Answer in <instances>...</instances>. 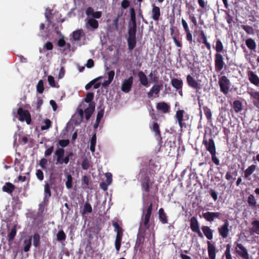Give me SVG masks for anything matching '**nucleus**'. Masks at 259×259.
I'll return each instance as SVG.
<instances>
[{
	"label": "nucleus",
	"instance_id": "nucleus-8",
	"mask_svg": "<svg viewBox=\"0 0 259 259\" xmlns=\"http://www.w3.org/2000/svg\"><path fill=\"white\" fill-rule=\"evenodd\" d=\"M186 79L187 84L190 88L196 90V91H198L202 89V85L200 83V81L196 80L191 75H187Z\"/></svg>",
	"mask_w": 259,
	"mask_h": 259
},
{
	"label": "nucleus",
	"instance_id": "nucleus-45",
	"mask_svg": "<svg viewBox=\"0 0 259 259\" xmlns=\"http://www.w3.org/2000/svg\"><path fill=\"white\" fill-rule=\"evenodd\" d=\"M231 245L228 244L226 245V248L224 252V255L226 259H233L232 255L231 253Z\"/></svg>",
	"mask_w": 259,
	"mask_h": 259
},
{
	"label": "nucleus",
	"instance_id": "nucleus-12",
	"mask_svg": "<svg viewBox=\"0 0 259 259\" xmlns=\"http://www.w3.org/2000/svg\"><path fill=\"white\" fill-rule=\"evenodd\" d=\"M202 144L204 145L206 150L208 151L210 154L216 152V147L214 141L212 138L207 139L205 136H204Z\"/></svg>",
	"mask_w": 259,
	"mask_h": 259
},
{
	"label": "nucleus",
	"instance_id": "nucleus-35",
	"mask_svg": "<svg viewBox=\"0 0 259 259\" xmlns=\"http://www.w3.org/2000/svg\"><path fill=\"white\" fill-rule=\"evenodd\" d=\"M44 201H48L49 198L51 196V192L50 185L46 183L44 188Z\"/></svg>",
	"mask_w": 259,
	"mask_h": 259
},
{
	"label": "nucleus",
	"instance_id": "nucleus-56",
	"mask_svg": "<svg viewBox=\"0 0 259 259\" xmlns=\"http://www.w3.org/2000/svg\"><path fill=\"white\" fill-rule=\"evenodd\" d=\"M93 99H94V93H88L86 95V97L84 98V101L87 103H90H90H92L91 101L93 100Z\"/></svg>",
	"mask_w": 259,
	"mask_h": 259
},
{
	"label": "nucleus",
	"instance_id": "nucleus-50",
	"mask_svg": "<svg viewBox=\"0 0 259 259\" xmlns=\"http://www.w3.org/2000/svg\"><path fill=\"white\" fill-rule=\"evenodd\" d=\"M130 15H131V20L132 22L133 25H137L136 24V13L134 8H131L130 9Z\"/></svg>",
	"mask_w": 259,
	"mask_h": 259
},
{
	"label": "nucleus",
	"instance_id": "nucleus-19",
	"mask_svg": "<svg viewBox=\"0 0 259 259\" xmlns=\"http://www.w3.org/2000/svg\"><path fill=\"white\" fill-rule=\"evenodd\" d=\"M145 241V235L144 234H138L135 246V249H139L142 251L144 248V244Z\"/></svg>",
	"mask_w": 259,
	"mask_h": 259
},
{
	"label": "nucleus",
	"instance_id": "nucleus-20",
	"mask_svg": "<svg viewBox=\"0 0 259 259\" xmlns=\"http://www.w3.org/2000/svg\"><path fill=\"white\" fill-rule=\"evenodd\" d=\"M247 76L251 83L256 87H259V77L253 71H247Z\"/></svg>",
	"mask_w": 259,
	"mask_h": 259
},
{
	"label": "nucleus",
	"instance_id": "nucleus-33",
	"mask_svg": "<svg viewBox=\"0 0 259 259\" xmlns=\"http://www.w3.org/2000/svg\"><path fill=\"white\" fill-rule=\"evenodd\" d=\"M127 41L128 50H133L136 46V37H128Z\"/></svg>",
	"mask_w": 259,
	"mask_h": 259
},
{
	"label": "nucleus",
	"instance_id": "nucleus-10",
	"mask_svg": "<svg viewBox=\"0 0 259 259\" xmlns=\"http://www.w3.org/2000/svg\"><path fill=\"white\" fill-rule=\"evenodd\" d=\"M225 65L223 55L221 53L214 54V67L216 72L221 71Z\"/></svg>",
	"mask_w": 259,
	"mask_h": 259
},
{
	"label": "nucleus",
	"instance_id": "nucleus-42",
	"mask_svg": "<svg viewBox=\"0 0 259 259\" xmlns=\"http://www.w3.org/2000/svg\"><path fill=\"white\" fill-rule=\"evenodd\" d=\"M204 113L208 120V121H211L212 119V113L211 110L207 106L203 107Z\"/></svg>",
	"mask_w": 259,
	"mask_h": 259
},
{
	"label": "nucleus",
	"instance_id": "nucleus-43",
	"mask_svg": "<svg viewBox=\"0 0 259 259\" xmlns=\"http://www.w3.org/2000/svg\"><path fill=\"white\" fill-rule=\"evenodd\" d=\"M92 211V207L89 202H85L83 210L81 211L82 214H85L88 213H91Z\"/></svg>",
	"mask_w": 259,
	"mask_h": 259
},
{
	"label": "nucleus",
	"instance_id": "nucleus-46",
	"mask_svg": "<svg viewBox=\"0 0 259 259\" xmlns=\"http://www.w3.org/2000/svg\"><path fill=\"white\" fill-rule=\"evenodd\" d=\"M56 236L58 241H64L66 238V235L63 230L59 231Z\"/></svg>",
	"mask_w": 259,
	"mask_h": 259
},
{
	"label": "nucleus",
	"instance_id": "nucleus-39",
	"mask_svg": "<svg viewBox=\"0 0 259 259\" xmlns=\"http://www.w3.org/2000/svg\"><path fill=\"white\" fill-rule=\"evenodd\" d=\"M32 238L31 237H29L28 239H26L24 241V252H28L31 246Z\"/></svg>",
	"mask_w": 259,
	"mask_h": 259
},
{
	"label": "nucleus",
	"instance_id": "nucleus-52",
	"mask_svg": "<svg viewBox=\"0 0 259 259\" xmlns=\"http://www.w3.org/2000/svg\"><path fill=\"white\" fill-rule=\"evenodd\" d=\"M152 131L155 133L156 136H160V131L159 124L157 122H154L152 126Z\"/></svg>",
	"mask_w": 259,
	"mask_h": 259
},
{
	"label": "nucleus",
	"instance_id": "nucleus-30",
	"mask_svg": "<svg viewBox=\"0 0 259 259\" xmlns=\"http://www.w3.org/2000/svg\"><path fill=\"white\" fill-rule=\"evenodd\" d=\"M15 186L10 182L6 183L5 185L3 187L2 190L9 194L12 193L15 190Z\"/></svg>",
	"mask_w": 259,
	"mask_h": 259
},
{
	"label": "nucleus",
	"instance_id": "nucleus-29",
	"mask_svg": "<svg viewBox=\"0 0 259 259\" xmlns=\"http://www.w3.org/2000/svg\"><path fill=\"white\" fill-rule=\"evenodd\" d=\"M84 35L85 33L81 29L74 31L72 33V38L75 41L80 40L81 38Z\"/></svg>",
	"mask_w": 259,
	"mask_h": 259
},
{
	"label": "nucleus",
	"instance_id": "nucleus-61",
	"mask_svg": "<svg viewBox=\"0 0 259 259\" xmlns=\"http://www.w3.org/2000/svg\"><path fill=\"white\" fill-rule=\"evenodd\" d=\"M198 3L202 9H207V2H205L204 0H198Z\"/></svg>",
	"mask_w": 259,
	"mask_h": 259
},
{
	"label": "nucleus",
	"instance_id": "nucleus-63",
	"mask_svg": "<svg viewBox=\"0 0 259 259\" xmlns=\"http://www.w3.org/2000/svg\"><path fill=\"white\" fill-rule=\"evenodd\" d=\"M106 183H107V184H108L109 185L111 184L112 183V175L111 173L110 172H107L106 174Z\"/></svg>",
	"mask_w": 259,
	"mask_h": 259
},
{
	"label": "nucleus",
	"instance_id": "nucleus-17",
	"mask_svg": "<svg viewBox=\"0 0 259 259\" xmlns=\"http://www.w3.org/2000/svg\"><path fill=\"white\" fill-rule=\"evenodd\" d=\"M163 88L162 83L161 82L159 84H154L150 91L147 93V96L148 98H150L153 97V95H155L157 97L158 96V94L160 91Z\"/></svg>",
	"mask_w": 259,
	"mask_h": 259
},
{
	"label": "nucleus",
	"instance_id": "nucleus-14",
	"mask_svg": "<svg viewBox=\"0 0 259 259\" xmlns=\"http://www.w3.org/2000/svg\"><path fill=\"white\" fill-rule=\"evenodd\" d=\"M229 222L226 220L223 225L218 228V232L220 236L223 239L227 238L229 234Z\"/></svg>",
	"mask_w": 259,
	"mask_h": 259
},
{
	"label": "nucleus",
	"instance_id": "nucleus-5",
	"mask_svg": "<svg viewBox=\"0 0 259 259\" xmlns=\"http://www.w3.org/2000/svg\"><path fill=\"white\" fill-rule=\"evenodd\" d=\"M219 85L220 91L224 95H227L230 91L231 82L226 76L223 75L219 78Z\"/></svg>",
	"mask_w": 259,
	"mask_h": 259
},
{
	"label": "nucleus",
	"instance_id": "nucleus-7",
	"mask_svg": "<svg viewBox=\"0 0 259 259\" xmlns=\"http://www.w3.org/2000/svg\"><path fill=\"white\" fill-rule=\"evenodd\" d=\"M235 244L236 245L235 247L236 253L242 259H249V254L248 250L243 244L237 241H236Z\"/></svg>",
	"mask_w": 259,
	"mask_h": 259
},
{
	"label": "nucleus",
	"instance_id": "nucleus-51",
	"mask_svg": "<svg viewBox=\"0 0 259 259\" xmlns=\"http://www.w3.org/2000/svg\"><path fill=\"white\" fill-rule=\"evenodd\" d=\"M37 92L39 94H42L44 91V81L42 80H39L36 85Z\"/></svg>",
	"mask_w": 259,
	"mask_h": 259
},
{
	"label": "nucleus",
	"instance_id": "nucleus-49",
	"mask_svg": "<svg viewBox=\"0 0 259 259\" xmlns=\"http://www.w3.org/2000/svg\"><path fill=\"white\" fill-rule=\"evenodd\" d=\"M67 181L66 182V187L67 189H70L72 187V177L70 174H68L66 177Z\"/></svg>",
	"mask_w": 259,
	"mask_h": 259
},
{
	"label": "nucleus",
	"instance_id": "nucleus-32",
	"mask_svg": "<svg viewBox=\"0 0 259 259\" xmlns=\"http://www.w3.org/2000/svg\"><path fill=\"white\" fill-rule=\"evenodd\" d=\"M88 25L94 29H97L99 27V23L97 20L94 18H90L86 23V27L89 29Z\"/></svg>",
	"mask_w": 259,
	"mask_h": 259
},
{
	"label": "nucleus",
	"instance_id": "nucleus-18",
	"mask_svg": "<svg viewBox=\"0 0 259 259\" xmlns=\"http://www.w3.org/2000/svg\"><path fill=\"white\" fill-rule=\"evenodd\" d=\"M221 213L219 212H206L202 213L204 219L209 222H212L214 219H220Z\"/></svg>",
	"mask_w": 259,
	"mask_h": 259
},
{
	"label": "nucleus",
	"instance_id": "nucleus-34",
	"mask_svg": "<svg viewBox=\"0 0 259 259\" xmlns=\"http://www.w3.org/2000/svg\"><path fill=\"white\" fill-rule=\"evenodd\" d=\"M247 201L249 206L252 208L256 207V199H255V196L253 195V194L249 195V196L247 197Z\"/></svg>",
	"mask_w": 259,
	"mask_h": 259
},
{
	"label": "nucleus",
	"instance_id": "nucleus-48",
	"mask_svg": "<svg viewBox=\"0 0 259 259\" xmlns=\"http://www.w3.org/2000/svg\"><path fill=\"white\" fill-rule=\"evenodd\" d=\"M40 236L37 233L34 234L33 236V243L35 247H37L39 245Z\"/></svg>",
	"mask_w": 259,
	"mask_h": 259
},
{
	"label": "nucleus",
	"instance_id": "nucleus-11",
	"mask_svg": "<svg viewBox=\"0 0 259 259\" xmlns=\"http://www.w3.org/2000/svg\"><path fill=\"white\" fill-rule=\"evenodd\" d=\"M190 226L191 230L197 234L200 238H203V235L200 231L198 221L195 217H192L190 220Z\"/></svg>",
	"mask_w": 259,
	"mask_h": 259
},
{
	"label": "nucleus",
	"instance_id": "nucleus-16",
	"mask_svg": "<svg viewBox=\"0 0 259 259\" xmlns=\"http://www.w3.org/2000/svg\"><path fill=\"white\" fill-rule=\"evenodd\" d=\"M247 93L252 100L253 105L259 108V91H255L253 89H251L247 91Z\"/></svg>",
	"mask_w": 259,
	"mask_h": 259
},
{
	"label": "nucleus",
	"instance_id": "nucleus-62",
	"mask_svg": "<svg viewBox=\"0 0 259 259\" xmlns=\"http://www.w3.org/2000/svg\"><path fill=\"white\" fill-rule=\"evenodd\" d=\"M189 15V18L191 21L194 24L195 26L197 25V20L195 17L194 16V14L192 13H188Z\"/></svg>",
	"mask_w": 259,
	"mask_h": 259
},
{
	"label": "nucleus",
	"instance_id": "nucleus-31",
	"mask_svg": "<svg viewBox=\"0 0 259 259\" xmlns=\"http://www.w3.org/2000/svg\"><path fill=\"white\" fill-rule=\"evenodd\" d=\"M200 36L201 38L202 39V43L205 45L207 49L208 50H210L211 45L210 43L208 41L207 36L203 30L200 31Z\"/></svg>",
	"mask_w": 259,
	"mask_h": 259
},
{
	"label": "nucleus",
	"instance_id": "nucleus-6",
	"mask_svg": "<svg viewBox=\"0 0 259 259\" xmlns=\"http://www.w3.org/2000/svg\"><path fill=\"white\" fill-rule=\"evenodd\" d=\"M176 118L181 129L183 127H187V124L185 121L189 120V117L188 114H187L184 110H178L176 112Z\"/></svg>",
	"mask_w": 259,
	"mask_h": 259
},
{
	"label": "nucleus",
	"instance_id": "nucleus-58",
	"mask_svg": "<svg viewBox=\"0 0 259 259\" xmlns=\"http://www.w3.org/2000/svg\"><path fill=\"white\" fill-rule=\"evenodd\" d=\"M90 165L88 159H84L81 164L82 168L84 170H87L90 167Z\"/></svg>",
	"mask_w": 259,
	"mask_h": 259
},
{
	"label": "nucleus",
	"instance_id": "nucleus-41",
	"mask_svg": "<svg viewBox=\"0 0 259 259\" xmlns=\"http://www.w3.org/2000/svg\"><path fill=\"white\" fill-rule=\"evenodd\" d=\"M17 233L16 226L14 225L11 229L10 232L8 234V239L9 242L12 241L15 238Z\"/></svg>",
	"mask_w": 259,
	"mask_h": 259
},
{
	"label": "nucleus",
	"instance_id": "nucleus-4",
	"mask_svg": "<svg viewBox=\"0 0 259 259\" xmlns=\"http://www.w3.org/2000/svg\"><path fill=\"white\" fill-rule=\"evenodd\" d=\"M95 103L89 104V107L84 109L83 111L82 109L78 107L77 108V113L80 116V122L83 120V114H85V118L86 120H88L95 110Z\"/></svg>",
	"mask_w": 259,
	"mask_h": 259
},
{
	"label": "nucleus",
	"instance_id": "nucleus-24",
	"mask_svg": "<svg viewBox=\"0 0 259 259\" xmlns=\"http://www.w3.org/2000/svg\"><path fill=\"white\" fill-rule=\"evenodd\" d=\"M152 6V18L154 21H158L161 15L160 8L155 4H153Z\"/></svg>",
	"mask_w": 259,
	"mask_h": 259
},
{
	"label": "nucleus",
	"instance_id": "nucleus-2",
	"mask_svg": "<svg viewBox=\"0 0 259 259\" xmlns=\"http://www.w3.org/2000/svg\"><path fill=\"white\" fill-rule=\"evenodd\" d=\"M153 204L150 203L147 208H143L141 216V226L143 224L145 229L148 230L150 227V219L152 214Z\"/></svg>",
	"mask_w": 259,
	"mask_h": 259
},
{
	"label": "nucleus",
	"instance_id": "nucleus-54",
	"mask_svg": "<svg viewBox=\"0 0 259 259\" xmlns=\"http://www.w3.org/2000/svg\"><path fill=\"white\" fill-rule=\"evenodd\" d=\"M216 153L217 152H213L210 154L211 156V159L212 162L216 165H219L220 164V160L219 158L216 156Z\"/></svg>",
	"mask_w": 259,
	"mask_h": 259
},
{
	"label": "nucleus",
	"instance_id": "nucleus-27",
	"mask_svg": "<svg viewBox=\"0 0 259 259\" xmlns=\"http://www.w3.org/2000/svg\"><path fill=\"white\" fill-rule=\"evenodd\" d=\"M158 215L159 221L163 224H166L168 223L167 217L166 214L165 213L163 208H160L158 211Z\"/></svg>",
	"mask_w": 259,
	"mask_h": 259
},
{
	"label": "nucleus",
	"instance_id": "nucleus-55",
	"mask_svg": "<svg viewBox=\"0 0 259 259\" xmlns=\"http://www.w3.org/2000/svg\"><path fill=\"white\" fill-rule=\"evenodd\" d=\"M44 123H45V125L41 126V130H46L48 128H49L51 125V121L49 119H46L44 120Z\"/></svg>",
	"mask_w": 259,
	"mask_h": 259
},
{
	"label": "nucleus",
	"instance_id": "nucleus-40",
	"mask_svg": "<svg viewBox=\"0 0 259 259\" xmlns=\"http://www.w3.org/2000/svg\"><path fill=\"white\" fill-rule=\"evenodd\" d=\"M233 107L236 113H238L242 110V103L239 100H235L233 102Z\"/></svg>",
	"mask_w": 259,
	"mask_h": 259
},
{
	"label": "nucleus",
	"instance_id": "nucleus-21",
	"mask_svg": "<svg viewBox=\"0 0 259 259\" xmlns=\"http://www.w3.org/2000/svg\"><path fill=\"white\" fill-rule=\"evenodd\" d=\"M256 168V166L254 164H252L249 166L244 171V178L245 179L250 181L251 180L250 176L253 173Z\"/></svg>",
	"mask_w": 259,
	"mask_h": 259
},
{
	"label": "nucleus",
	"instance_id": "nucleus-53",
	"mask_svg": "<svg viewBox=\"0 0 259 259\" xmlns=\"http://www.w3.org/2000/svg\"><path fill=\"white\" fill-rule=\"evenodd\" d=\"M241 27L247 34H252L253 33L252 27L249 25H243L241 26Z\"/></svg>",
	"mask_w": 259,
	"mask_h": 259
},
{
	"label": "nucleus",
	"instance_id": "nucleus-57",
	"mask_svg": "<svg viewBox=\"0 0 259 259\" xmlns=\"http://www.w3.org/2000/svg\"><path fill=\"white\" fill-rule=\"evenodd\" d=\"M48 80L49 83V85L53 88L56 87V82L53 76L51 75H49L48 77Z\"/></svg>",
	"mask_w": 259,
	"mask_h": 259
},
{
	"label": "nucleus",
	"instance_id": "nucleus-59",
	"mask_svg": "<svg viewBox=\"0 0 259 259\" xmlns=\"http://www.w3.org/2000/svg\"><path fill=\"white\" fill-rule=\"evenodd\" d=\"M36 175L37 177V178L39 181H42L44 179V173L40 169H37L36 172Z\"/></svg>",
	"mask_w": 259,
	"mask_h": 259
},
{
	"label": "nucleus",
	"instance_id": "nucleus-1",
	"mask_svg": "<svg viewBox=\"0 0 259 259\" xmlns=\"http://www.w3.org/2000/svg\"><path fill=\"white\" fill-rule=\"evenodd\" d=\"M155 164H149L143 165L140 169L139 173V182L141 184V190L143 192L142 197L144 200L145 198L148 197V194L150 189L152 188L153 184L154 183V177L156 172Z\"/></svg>",
	"mask_w": 259,
	"mask_h": 259
},
{
	"label": "nucleus",
	"instance_id": "nucleus-23",
	"mask_svg": "<svg viewBox=\"0 0 259 259\" xmlns=\"http://www.w3.org/2000/svg\"><path fill=\"white\" fill-rule=\"evenodd\" d=\"M65 150L63 148H58L55 152V155L57 156V163L62 164L64 163L63 162V156Z\"/></svg>",
	"mask_w": 259,
	"mask_h": 259
},
{
	"label": "nucleus",
	"instance_id": "nucleus-44",
	"mask_svg": "<svg viewBox=\"0 0 259 259\" xmlns=\"http://www.w3.org/2000/svg\"><path fill=\"white\" fill-rule=\"evenodd\" d=\"M97 137L96 135L95 134L93 135L90 141V150L94 152L95 151V147L96 144Z\"/></svg>",
	"mask_w": 259,
	"mask_h": 259
},
{
	"label": "nucleus",
	"instance_id": "nucleus-36",
	"mask_svg": "<svg viewBox=\"0 0 259 259\" xmlns=\"http://www.w3.org/2000/svg\"><path fill=\"white\" fill-rule=\"evenodd\" d=\"M216 53H221L224 52V46L222 41L220 39H217L216 45L214 48Z\"/></svg>",
	"mask_w": 259,
	"mask_h": 259
},
{
	"label": "nucleus",
	"instance_id": "nucleus-9",
	"mask_svg": "<svg viewBox=\"0 0 259 259\" xmlns=\"http://www.w3.org/2000/svg\"><path fill=\"white\" fill-rule=\"evenodd\" d=\"M17 114L19 116V120L20 121H26L27 124H30L31 122V115L28 110H23L20 107L18 109Z\"/></svg>",
	"mask_w": 259,
	"mask_h": 259
},
{
	"label": "nucleus",
	"instance_id": "nucleus-47",
	"mask_svg": "<svg viewBox=\"0 0 259 259\" xmlns=\"http://www.w3.org/2000/svg\"><path fill=\"white\" fill-rule=\"evenodd\" d=\"M137 32V25H133L132 27L129 28L128 31V37H136Z\"/></svg>",
	"mask_w": 259,
	"mask_h": 259
},
{
	"label": "nucleus",
	"instance_id": "nucleus-28",
	"mask_svg": "<svg viewBox=\"0 0 259 259\" xmlns=\"http://www.w3.org/2000/svg\"><path fill=\"white\" fill-rule=\"evenodd\" d=\"M138 76L139 78V80L140 83L142 85L145 87L148 86V78L145 75V74L142 71H140L138 72Z\"/></svg>",
	"mask_w": 259,
	"mask_h": 259
},
{
	"label": "nucleus",
	"instance_id": "nucleus-13",
	"mask_svg": "<svg viewBox=\"0 0 259 259\" xmlns=\"http://www.w3.org/2000/svg\"><path fill=\"white\" fill-rule=\"evenodd\" d=\"M133 80L134 77L131 76L123 81L121 87V90L123 92L128 93L131 91Z\"/></svg>",
	"mask_w": 259,
	"mask_h": 259
},
{
	"label": "nucleus",
	"instance_id": "nucleus-25",
	"mask_svg": "<svg viewBox=\"0 0 259 259\" xmlns=\"http://www.w3.org/2000/svg\"><path fill=\"white\" fill-rule=\"evenodd\" d=\"M171 84L177 90H182L183 82L181 79L174 78L171 79Z\"/></svg>",
	"mask_w": 259,
	"mask_h": 259
},
{
	"label": "nucleus",
	"instance_id": "nucleus-26",
	"mask_svg": "<svg viewBox=\"0 0 259 259\" xmlns=\"http://www.w3.org/2000/svg\"><path fill=\"white\" fill-rule=\"evenodd\" d=\"M156 109L164 113H166L169 111L170 106L166 103L162 102L156 104Z\"/></svg>",
	"mask_w": 259,
	"mask_h": 259
},
{
	"label": "nucleus",
	"instance_id": "nucleus-38",
	"mask_svg": "<svg viewBox=\"0 0 259 259\" xmlns=\"http://www.w3.org/2000/svg\"><path fill=\"white\" fill-rule=\"evenodd\" d=\"M245 44L247 48L251 50H254L256 48L255 42L251 38L247 39L245 41Z\"/></svg>",
	"mask_w": 259,
	"mask_h": 259
},
{
	"label": "nucleus",
	"instance_id": "nucleus-64",
	"mask_svg": "<svg viewBox=\"0 0 259 259\" xmlns=\"http://www.w3.org/2000/svg\"><path fill=\"white\" fill-rule=\"evenodd\" d=\"M104 114V110L103 109L100 110L98 112L96 120L100 121L101 119L103 118Z\"/></svg>",
	"mask_w": 259,
	"mask_h": 259
},
{
	"label": "nucleus",
	"instance_id": "nucleus-15",
	"mask_svg": "<svg viewBox=\"0 0 259 259\" xmlns=\"http://www.w3.org/2000/svg\"><path fill=\"white\" fill-rule=\"evenodd\" d=\"M207 245L209 258L205 257L203 259H215L217 250L214 243H211L210 241H207Z\"/></svg>",
	"mask_w": 259,
	"mask_h": 259
},
{
	"label": "nucleus",
	"instance_id": "nucleus-37",
	"mask_svg": "<svg viewBox=\"0 0 259 259\" xmlns=\"http://www.w3.org/2000/svg\"><path fill=\"white\" fill-rule=\"evenodd\" d=\"M252 228L251 232L257 235H259V220H254L251 222Z\"/></svg>",
	"mask_w": 259,
	"mask_h": 259
},
{
	"label": "nucleus",
	"instance_id": "nucleus-60",
	"mask_svg": "<svg viewBox=\"0 0 259 259\" xmlns=\"http://www.w3.org/2000/svg\"><path fill=\"white\" fill-rule=\"evenodd\" d=\"M58 144L62 147H65L69 144V140H61L59 141Z\"/></svg>",
	"mask_w": 259,
	"mask_h": 259
},
{
	"label": "nucleus",
	"instance_id": "nucleus-3",
	"mask_svg": "<svg viewBox=\"0 0 259 259\" xmlns=\"http://www.w3.org/2000/svg\"><path fill=\"white\" fill-rule=\"evenodd\" d=\"M112 226L114 228V231L116 232L115 247L117 252H118L121 247L123 230L116 222H114Z\"/></svg>",
	"mask_w": 259,
	"mask_h": 259
},
{
	"label": "nucleus",
	"instance_id": "nucleus-22",
	"mask_svg": "<svg viewBox=\"0 0 259 259\" xmlns=\"http://www.w3.org/2000/svg\"><path fill=\"white\" fill-rule=\"evenodd\" d=\"M202 231L204 235L209 240H211L213 238V230L207 226H203L201 227Z\"/></svg>",
	"mask_w": 259,
	"mask_h": 259
}]
</instances>
